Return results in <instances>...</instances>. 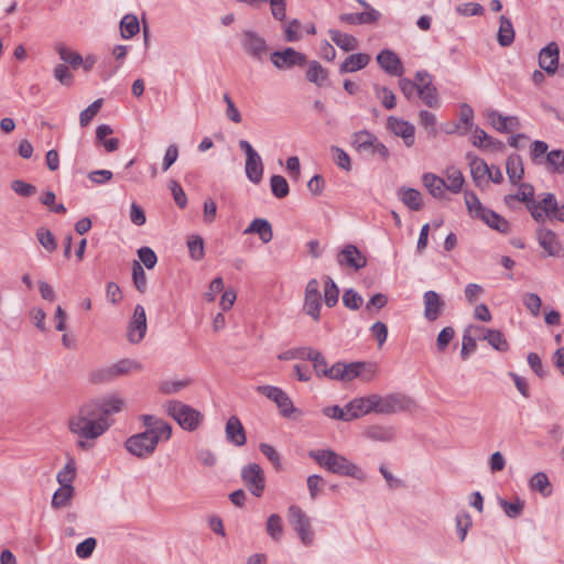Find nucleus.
Returning <instances> with one entry per match:
<instances>
[{"label": "nucleus", "instance_id": "nucleus-1", "mask_svg": "<svg viewBox=\"0 0 564 564\" xmlns=\"http://www.w3.org/2000/svg\"><path fill=\"white\" fill-rule=\"evenodd\" d=\"M68 430L78 436L77 447L89 451L94 444L90 442L100 437L110 426L108 420H104L99 413L98 402L90 401L82 405L78 411L69 416Z\"/></svg>", "mask_w": 564, "mask_h": 564}, {"label": "nucleus", "instance_id": "nucleus-2", "mask_svg": "<svg viewBox=\"0 0 564 564\" xmlns=\"http://www.w3.org/2000/svg\"><path fill=\"white\" fill-rule=\"evenodd\" d=\"M414 406L415 401L403 393L386 395L373 393L350 401V409L355 411L354 416H358V419L372 412L384 415L395 414L410 411Z\"/></svg>", "mask_w": 564, "mask_h": 564}, {"label": "nucleus", "instance_id": "nucleus-3", "mask_svg": "<svg viewBox=\"0 0 564 564\" xmlns=\"http://www.w3.org/2000/svg\"><path fill=\"white\" fill-rule=\"evenodd\" d=\"M308 456L329 473L358 480L365 479L364 471L356 464L333 449H313L308 453Z\"/></svg>", "mask_w": 564, "mask_h": 564}, {"label": "nucleus", "instance_id": "nucleus-4", "mask_svg": "<svg viewBox=\"0 0 564 564\" xmlns=\"http://www.w3.org/2000/svg\"><path fill=\"white\" fill-rule=\"evenodd\" d=\"M166 412L183 430L189 432L197 430L204 419L198 410L176 400L166 403Z\"/></svg>", "mask_w": 564, "mask_h": 564}, {"label": "nucleus", "instance_id": "nucleus-5", "mask_svg": "<svg viewBox=\"0 0 564 564\" xmlns=\"http://www.w3.org/2000/svg\"><path fill=\"white\" fill-rule=\"evenodd\" d=\"M352 148L361 155L380 156L387 161L390 156L389 149L369 130H360L351 135Z\"/></svg>", "mask_w": 564, "mask_h": 564}, {"label": "nucleus", "instance_id": "nucleus-6", "mask_svg": "<svg viewBox=\"0 0 564 564\" xmlns=\"http://www.w3.org/2000/svg\"><path fill=\"white\" fill-rule=\"evenodd\" d=\"M140 370H142V365L139 361L126 358L111 366H107L93 371L89 375V380L96 384L107 383L113 381L118 377Z\"/></svg>", "mask_w": 564, "mask_h": 564}, {"label": "nucleus", "instance_id": "nucleus-7", "mask_svg": "<svg viewBox=\"0 0 564 564\" xmlns=\"http://www.w3.org/2000/svg\"><path fill=\"white\" fill-rule=\"evenodd\" d=\"M288 519L290 524L296 531L301 542L304 545H311L314 540V534L311 520L306 513L300 507L291 506L288 509Z\"/></svg>", "mask_w": 564, "mask_h": 564}, {"label": "nucleus", "instance_id": "nucleus-8", "mask_svg": "<svg viewBox=\"0 0 564 564\" xmlns=\"http://www.w3.org/2000/svg\"><path fill=\"white\" fill-rule=\"evenodd\" d=\"M542 206L535 207L533 212V219L536 223H545L546 219H556L564 223V203L558 205L556 197L553 193H545L541 199Z\"/></svg>", "mask_w": 564, "mask_h": 564}, {"label": "nucleus", "instance_id": "nucleus-9", "mask_svg": "<svg viewBox=\"0 0 564 564\" xmlns=\"http://www.w3.org/2000/svg\"><path fill=\"white\" fill-rule=\"evenodd\" d=\"M156 446V436L144 432L134 434L124 442L127 451L138 458L149 457L154 453Z\"/></svg>", "mask_w": 564, "mask_h": 564}, {"label": "nucleus", "instance_id": "nucleus-10", "mask_svg": "<svg viewBox=\"0 0 564 564\" xmlns=\"http://www.w3.org/2000/svg\"><path fill=\"white\" fill-rule=\"evenodd\" d=\"M241 479L247 489L254 496L261 497L265 488L264 473L259 464L251 463L242 467Z\"/></svg>", "mask_w": 564, "mask_h": 564}, {"label": "nucleus", "instance_id": "nucleus-11", "mask_svg": "<svg viewBox=\"0 0 564 564\" xmlns=\"http://www.w3.org/2000/svg\"><path fill=\"white\" fill-rule=\"evenodd\" d=\"M270 61L276 67L281 70L291 69L294 66H304L307 62L306 56L295 51L292 47H285L280 51H274L270 54Z\"/></svg>", "mask_w": 564, "mask_h": 564}, {"label": "nucleus", "instance_id": "nucleus-12", "mask_svg": "<svg viewBox=\"0 0 564 564\" xmlns=\"http://www.w3.org/2000/svg\"><path fill=\"white\" fill-rule=\"evenodd\" d=\"M321 292L319 283L316 279H311L304 291L303 311L306 315L311 316L315 322L321 317Z\"/></svg>", "mask_w": 564, "mask_h": 564}, {"label": "nucleus", "instance_id": "nucleus-13", "mask_svg": "<svg viewBox=\"0 0 564 564\" xmlns=\"http://www.w3.org/2000/svg\"><path fill=\"white\" fill-rule=\"evenodd\" d=\"M256 391L273 401L283 416L289 417L295 411L290 397L279 387L258 386Z\"/></svg>", "mask_w": 564, "mask_h": 564}, {"label": "nucleus", "instance_id": "nucleus-14", "mask_svg": "<svg viewBox=\"0 0 564 564\" xmlns=\"http://www.w3.org/2000/svg\"><path fill=\"white\" fill-rule=\"evenodd\" d=\"M241 45L247 54L258 61L268 52L267 41L254 31L247 30L242 33Z\"/></svg>", "mask_w": 564, "mask_h": 564}, {"label": "nucleus", "instance_id": "nucleus-15", "mask_svg": "<svg viewBox=\"0 0 564 564\" xmlns=\"http://www.w3.org/2000/svg\"><path fill=\"white\" fill-rule=\"evenodd\" d=\"M145 332H147L145 310L142 305L138 304L134 307L132 318L128 325L127 338L131 344H138L144 338Z\"/></svg>", "mask_w": 564, "mask_h": 564}, {"label": "nucleus", "instance_id": "nucleus-16", "mask_svg": "<svg viewBox=\"0 0 564 564\" xmlns=\"http://www.w3.org/2000/svg\"><path fill=\"white\" fill-rule=\"evenodd\" d=\"M376 373V367L365 361L343 362L344 382L361 378L364 381H371Z\"/></svg>", "mask_w": 564, "mask_h": 564}, {"label": "nucleus", "instance_id": "nucleus-17", "mask_svg": "<svg viewBox=\"0 0 564 564\" xmlns=\"http://www.w3.org/2000/svg\"><path fill=\"white\" fill-rule=\"evenodd\" d=\"M387 129L394 135L402 138L404 144L410 148L415 142V127L401 118L390 116L387 119Z\"/></svg>", "mask_w": 564, "mask_h": 564}, {"label": "nucleus", "instance_id": "nucleus-18", "mask_svg": "<svg viewBox=\"0 0 564 564\" xmlns=\"http://www.w3.org/2000/svg\"><path fill=\"white\" fill-rule=\"evenodd\" d=\"M506 205L511 206L512 202L524 203L531 216L535 213V207L542 206L541 200L534 199V187L530 183H520L516 194L506 195L503 198Z\"/></svg>", "mask_w": 564, "mask_h": 564}, {"label": "nucleus", "instance_id": "nucleus-19", "mask_svg": "<svg viewBox=\"0 0 564 564\" xmlns=\"http://www.w3.org/2000/svg\"><path fill=\"white\" fill-rule=\"evenodd\" d=\"M536 239L540 245V247L545 251L546 256L549 257H555L560 256V251L562 249L561 241L558 240L557 235L544 227H538L536 229Z\"/></svg>", "mask_w": 564, "mask_h": 564}, {"label": "nucleus", "instance_id": "nucleus-20", "mask_svg": "<svg viewBox=\"0 0 564 564\" xmlns=\"http://www.w3.org/2000/svg\"><path fill=\"white\" fill-rule=\"evenodd\" d=\"M560 50L555 42H550L539 53V66L549 75H554L558 67Z\"/></svg>", "mask_w": 564, "mask_h": 564}, {"label": "nucleus", "instance_id": "nucleus-21", "mask_svg": "<svg viewBox=\"0 0 564 564\" xmlns=\"http://www.w3.org/2000/svg\"><path fill=\"white\" fill-rule=\"evenodd\" d=\"M337 261L340 265H347L360 270L367 265V258L354 245H347L338 253Z\"/></svg>", "mask_w": 564, "mask_h": 564}, {"label": "nucleus", "instance_id": "nucleus-22", "mask_svg": "<svg viewBox=\"0 0 564 564\" xmlns=\"http://www.w3.org/2000/svg\"><path fill=\"white\" fill-rule=\"evenodd\" d=\"M474 330L478 333L479 340H486L496 350L505 352L509 349V343L503 334L498 329L485 328L482 326H475Z\"/></svg>", "mask_w": 564, "mask_h": 564}, {"label": "nucleus", "instance_id": "nucleus-23", "mask_svg": "<svg viewBox=\"0 0 564 564\" xmlns=\"http://www.w3.org/2000/svg\"><path fill=\"white\" fill-rule=\"evenodd\" d=\"M424 303V317L429 322L436 321L443 313L445 302L441 299L440 294L435 291H426L423 295Z\"/></svg>", "mask_w": 564, "mask_h": 564}, {"label": "nucleus", "instance_id": "nucleus-24", "mask_svg": "<svg viewBox=\"0 0 564 564\" xmlns=\"http://www.w3.org/2000/svg\"><path fill=\"white\" fill-rule=\"evenodd\" d=\"M379 66L388 74L393 76H401L403 74V66L399 56L391 50H382L376 57Z\"/></svg>", "mask_w": 564, "mask_h": 564}, {"label": "nucleus", "instance_id": "nucleus-25", "mask_svg": "<svg viewBox=\"0 0 564 564\" xmlns=\"http://www.w3.org/2000/svg\"><path fill=\"white\" fill-rule=\"evenodd\" d=\"M226 440L235 446H242L247 442L245 427L238 416L232 415L227 420Z\"/></svg>", "mask_w": 564, "mask_h": 564}, {"label": "nucleus", "instance_id": "nucleus-26", "mask_svg": "<svg viewBox=\"0 0 564 564\" xmlns=\"http://www.w3.org/2000/svg\"><path fill=\"white\" fill-rule=\"evenodd\" d=\"M366 438L373 442H392L395 438V430L390 425L373 424L364 431Z\"/></svg>", "mask_w": 564, "mask_h": 564}, {"label": "nucleus", "instance_id": "nucleus-27", "mask_svg": "<svg viewBox=\"0 0 564 564\" xmlns=\"http://www.w3.org/2000/svg\"><path fill=\"white\" fill-rule=\"evenodd\" d=\"M245 235L258 234L263 243H268L273 238L271 224L264 218H254L250 225L243 230Z\"/></svg>", "mask_w": 564, "mask_h": 564}, {"label": "nucleus", "instance_id": "nucleus-28", "mask_svg": "<svg viewBox=\"0 0 564 564\" xmlns=\"http://www.w3.org/2000/svg\"><path fill=\"white\" fill-rule=\"evenodd\" d=\"M370 59V55L366 53L351 54L340 64L339 73L346 74L360 70L369 64Z\"/></svg>", "mask_w": 564, "mask_h": 564}, {"label": "nucleus", "instance_id": "nucleus-29", "mask_svg": "<svg viewBox=\"0 0 564 564\" xmlns=\"http://www.w3.org/2000/svg\"><path fill=\"white\" fill-rule=\"evenodd\" d=\"M469 162L470 174L476 186L480 187L482 182H486L485 177L489 173V166L487 163L471 153L467 154Z\"/></svg>", "mask_w": 564, "mask_h": 564}, {"label": "nucleus", "instance_id": "nucleus-30", "mask_svg": "<svg viewBox=\"0 0 564 564\" xmlns=\"http://www.w3.org/2000/svg\"><path fill=\"white\" fill-rule=\"evenodd\" d=\"M380 18L379 11L375 9H370L366 12L360 13H343L339 19L341 22L360 25V24H370L378 21Z\"/></svg>", "mask_w": 564, "mask_h": 564}, {"label": "nucleus", "instance_id": "nucleus-31", "mask_svg": "<svg viewBox=\"0 0 564 564\" xmlns=\"http://www.w3.org/2000/svg\"><path fill=\"white\" fill-rule=\"evenodd\" d=\"M473 145L480 149H492L498 151H502L505 149V144L502 141L494 139L478 127H476L475 129V134L473 137Z\"/></svg>", "mask_w": 564, "mask_h": 564}, {"label": "nucleus", "instance_id": "nucleus-32", "mask_svg": "<svg viewBox=\"0 0 564 564\" xmlns=\"http://www.w3.org/2000/svg\"><path fill=\"white\" fill-rule=\"evenodd\" d=\"M479 219L482 220L488 227H490L494 230H497L498 232L507 234L510 231L509 221L505 217H502L501 215L497 214L491 209L485 212Z\"/></svg>", "mask_w": 564, "mask_h": 564}, {"label": "nucleus", "instance_id": "nucleus-33", "mask_svg": "<svg viewBox=\"0 0 564 564\" xmlns=\"http://www.w3.org/2000/svg\"><path fill=\"white\" fill-rule=\"evenodd\" d=\"M506 171L510 183L518 184L523 177V163L519 154H511L506 162Z\"/></svg>", "mask_w": 564, "mask_h": 564}, {"label": "nucleus", "instance_id": "nucleus-34", "mask_svg": "<svg viewBox=\"0 0 564 564\" xmlns=\"http://www.w3.org/2000/svg\"><path fill=\"white\" fill-rule=\"evenodd\" d=\"M497 40L500 46H510L514 41V30L511 21L506 15L499 18Z\"/></svg>", "mask_w": 564, "mask_h": 564}, {"label": "nucleus", "instance_id": "nucleus-35", "mask_svg": "<svg viewBox=\"0 0 564 564\" xmlns=\"http://www.w3.org/2000/svg\"><path fill=\"white\" fill-rule=\"evenodd\" d=\"M246 175L253 184H259L263 175V163L260 155L246 159Z\"/></svg>", "mask_w": 564, "mask_h": 564}, {"label": "nucleus", "instance_id": "nucleus-36", "mask_svg": "<svg viewBox=\"0 0 564 564\" xmlns=\"http://www.w3.org/2000/svg\"><path fill=\"white\" fill-rule=\"evenodd\" d=\"M423 184L433 197L442 198L445 195V181L435 174L425 173L423 175Z\"/></svg>", "mask_w": 564, "mask_h": 564}, {"label": "nucleus", "instance_id": "nucleus-37", "mask_svg": "<svg viewBox=\"0 0 564 564\" xmlns=\"http://www.w3.org/2000/svg\"><path fill=\"white\" fill-rule=\"evenodd\" d=\"M328 78V70L324 68L317 61H312L308 63V68L306 70V79L318 87L324 86L325 82Z\"/></svg>", "mask_w": 564, "mask_h": 564}, {"label": "nucleus", "instance_id": "nucleus-38", "mask_svg": "<svg viewBox=\"0 0 564 564\" xmlns=\"http://www.w3.org/2000/svg\"><path fill=\"white\" fill-rule=\"evenodd\" d=\"M545 169L552 174H564V150H552L545 156Z\"/></svg>", "mask_w": 564, "mask_h": 564}, {"label": "nucleus", "instance_id": "nucleus-39", "mask_svg": "<svg viewBox=\"0 0 564 564\" xmlns=\"http://www.w3.org/2000/svg\"><path fill=\"white\" fill-rule=\"evenodd\" d=\"M332 41L341 50L346 52L354 51L358 47V41L355 36L341 33L338 30H329Z\"/></svg>", "mask_w": 564, "mask_h": 564}, {"label": "nucleus", "instance_id": "nucleus-40", "mask_svg": "<svg viewBox=\"0 0 564 564\" xmlns=\"http://www.w3.org/2000/svg\"><path fill=\"white\" fill-rule=\"evenodd\" d=\"M419 97L430 108H437L440 106V98L436 87L432 85V80L419 87Z\"/></svg>", "mask_w": 564, "mask_h": 564}, {"label": "nucleus", "instance_id": "nucleus-41", "mask_svg": "<svg viewBox=\"0 0 564 564\" xmlns=\"http://www.w3.org/2000/svg\"><path fill=\"white\" fill-rule=\"evenodd\" d=\"M354 410L350 409V401L345 405V408H340L338 405L327 406L323 410V413L335 420H340L344 422H349L358 419V416H354Z\"/></svg>", "mask_w": 564, "mask_h": 564}, {"label": "nucleus", "instance_id": "nucleus-42", "mask_svg": "<svg viewBox=\"0 0 564 564\" xmlns=\"http://www.w3.org/2000/svg\"><path fill=\"white\" fill-rule=\"evenodd\" d=\"M98 402L99 413L104 420H108V416L112 413H118L123 409L124 402L122 399L117 397H110Z\"/></svg>", "mask_w": 564, "mask_h": 564}, {"label": "nucleus", "instance_id": "nucleus-43", "mask_svg": "<svg viewBox=\"0 0 564 564\" xmlns=\"http://www.w3.org/2000/svg\"><path fill=\"white\" fill-rule=\"evenodd\" d=\"M140 32V23L134 14H126L120 21V34L122 39H131Z\"/></svg>", "mask_w": 564, "mask_h": 564}, {"label": "nucleus", "instance_id": "nucleus-44", "mask_svg": "<svg viewBox=\"0 0 564 564\" xmlns=\"http://www.w3.org/2000/svg\"><path fill=\"white\" fill-rule=\"evenodd\" d=\"M59 58L65 63L69 64L74 69L78 68L83 64V57L79 53L72 51L65 44L58 43L55 46Z\"/></svg>", "mask_w": 564, "mask_h": 564}, {"label": "nucleus", "instance_id": "nucleus-45", "mask_svg": "<svg viewBox=\"0 0 564 564\" xmlns=\"http://www.w3.org/2000/svg\"><path fill=\"white\" fill-rule=\"evenodd\" d=\"M401 200L411 210H420L423 206L421 193L414 188H401L399 192Z\"/></svg>", "mask_w": 564, "mask_h": 564}, {"label": "nucleus", "instance_id": "nucleus-46", "mask_svg": "<svg viewBox=\"0 0 564 564\" xmlns=\"http://www.w3.org/2000/svg\"><path fill=\"white\" fill-rule=\"evenodd\" d=\"M446 178L447 182H445L446 189H448L452 193H459L463 188L465 178L463 173L454 167L451 166L446 170Z\"/></svg>", "mask_w": 564, "mask_h": 564}, {"label": "nucleus", "instance_id": "nucleus-47", "mask_svg": "<svg viewBox=\"0 0 564 564\" xmlns=\"http://www.w3.org/2000/svg\"><path fill=\"white\" fill-rule=\"evenodd\" d=\"M530 488L539 491L543 497H549L552 494L551 482L545 473H536L530 479Z\"/></svg>", "mask_w": 564, "mask_h": 564}, {"label": "nucleus", "instance_id": "nucleus-48", "mask_svg": "<svg viewBox=\"0 0 564 564\" xmlns=\"http://www.w3.org/2000/svg\"><path fill=\"white\" fill-rule=\"evenodd\" d=\"M339 297V289L335 281L326 275L324 278V302L327 307H334Z\"/></svg>", "mask_w": 564, "mask_h": 564}, {"label": "nucleus", "instance_id": "nucleus-49", "mask_svg": "<svg viewBox=\"0 0 564 564\" xmlns=\"http://www.w3.org/2000/svg\"><path fill=\"white\" fill-rule=\"evenodd\" d=\"M465 204L469 215L474 218H480L489 209L481 204L474 192H465Z\"/></svg>", "mask_w": 564, "mask_h": 564}, {"label": "nucleus", "instance_id": "nucleus-50", "mask_svg": "<svg viewBox=\"0 0 564 564\" xmlns=\"http://www.w3.org/2000/svg\"><path fill=\"white\" fill-rule=\"evenodd\" d=\"M73 495V486H59V488L53 495L52 507L58 509L68 506Z\"/></svg>", "mask_w": 564, "mask_h": 564}, {"label": "nucleus", "instance_id": "nucleus-51", "mask_svg": "<svg viewBox=\"0 0 564 564\" xmlns=\"http://www.w3.org/2000/svg\"><path fill=\"white\" fill-rule=\"evenodd\" d=\"M187 248L193 260L199 261L205 256V243L199 235H191L187 237Z\"/></svg>", "mask_w": 564, "mask_h": 564}, {"label": "nucleus", "instance_id": "nucleus-52", "mask_svg": "<svg viewBox=\"0 0 564 564\" xmlns=\"http://www.w3.org/2000/svg\"><path fill=\"white\" fill-rule=\"evenodd\" d=\"M75 476L76 464L74 458H69L64 468L58 471L56 478L59 486H73L72 482L74 481Z\"/></svg>", "mask_w": 564, "mask_h": 564}, {"label": "nucleus", "instance_id": "nucleus-53", "mask_svg": "<svg viewBox=\"0 0 564 564\" xmlns=\"http://www.w3.org/2000/svg\"><path fill=\"white\" fill-rule=\"evenodd\" d=\"M524 505V501L521 500L520 498H517L513 502H509L505 499L499 500V506L505 511V513L511 519H517L522 514Z\"/></svg>", "mask_w": 564, "mask_h": 564}, {"label": "nucleus", "instance_id": "nucleus-54", "mask_svg": "<svg viewBox=\"0 0 564 564\" xmlns=\"http://www.w3.org/2000/svg\"><path fill=\"white\" fill-rule=\"evenodd\" d=\"M36 238L41 246L48 252H54L58 247L55 236L44 227L36 230Z\"/></svg>", "mask_w": 564, "mask_h": 564}, {"label": "nucleus", "instance_id": "nucleus-55", "mask_svg": "<svg viewBox=\"0 0 564 564\" xmlns=\"http://www.w3.org/2000/svg\"><path fill=\"white\" fill-rule=\"evenodd\" d=\"M306 360L313 362V368L318 377H326L329 367L327 366V361L325 357L322 355V352L313 349L312 352H308V355H306Z\"/></svg>", "mask_w": 564, "mask_h": 564}, {"label": "nucleus", "instance_id": "nucleus-56", "mask_svg": "<svg viewBox=\"0 0 564 564\" xmlns=\"http://www.w3.org/2000/svg\"><path fill=\"white\" fill-rule=\"evenodd\" d=\"M270 187L272 194L276 198H284L289 195L290 187L285 177L281 175H272L270 178Z\"/></svg>", "mask_w": 564, "mask_h": 564}, {"label": "nucleus", "instance_id": "nucleus-57", "mask_svg": "<svg viewBox=\"0 0 564 564\" xmlns=\"http://www.w3.org/2000/svg\"><path fill=\"white\" fill-rule=\"evenodd\" d=\"M267 533L275 541L282 536L283 527L282 519L279 514H271L267 520Z\"/></svg>", "mask_w": 564, "mask_h": 564}, {"label": "nucleus", "instance_id": "nucleus-58", "mask_svg": "<svg viewBox=\"0 0 564 564\" xmlns=\"http://www.w3.org/2000/svg\"><path fill=\"white\" fill-rule=\"evenodd\" d=\"M132 280L137 290L141 293H144L147 290V274L142 268V265L138 261H133L132 265Z\"/></svg>", "mask_w": 564, "mask_h": 564}, {"label": "nucleus", "instance_id": "nucleus-59", "mask_svg": "<svg viewBox=\"0 0 564 564\" xmlns=\"http://www.w3.org/2000/svg\"><path fill=\"white\" fill-rule=\"evenodd\" d=\"M102 106V99H97L91 102L86 109L79 115V123L82 127H86L90 123L94 117L100 111Z\"/></svg>", "mask_w": 564, "mask_h": 564}, {"label": "nucleus", "instance_id": "nucleus-60", "mask_svg": "<svg viewBox=\"0 0 564 564\" xmlns=\"http://www.w3.org/2000/svg\"><path fill=\"white\" fill-rule=\"evenodd\" d=\"M522 303L533 316L540 314L542 301L536 293H525L522 297Z\"/></svg>", "mask_w": 564, "mask_h": 564}, {"label": "nucleus", "instance_id": "nucleus-61", "mask_svg": "<svg viewBox=\"0 0 564 564\" xmlns=\"http://www.w3.org/2000/svg\"><path fill=\"white\" fill-rule=\"evenodd\" d=\"M260 452L270 460L276 470L282 467L281 457L278 451L270 444L261 443L259 445Z\"/></svg>", "mask_w": 564, "mask_h": 564}, {"label": "nucleus", "instance_id": "nucleus-62", "mask_svg": "<svg viewBox=\"0 0 564 564\" xmlns=\"http://www.w3.org/2000/svg\"><path fill=\"white\" fill-rule=\"evenodd\" d=\"M474 329L473 326L467 328L463 335L462 350L460 356L464 360H466L470 352L475 351L477 344L476 339L470 335V332Z\"/></svg>", "mask_w": 564, "mask_h": 564}, {"label": "nucleus", "instance_id": "nucleus-63", "mask_svg": "<svg viewBox=\"0 0 564 564\" xmlns=\"http://www.w3.org/2000/svg\"><path fill=\"white\" fill-rule=\"evenodd\" d=\"M169 187L172 192L175 204L180 208L184 209L187 205V196L183 191L181 184L175 180H171L169 183Z\"/></svg>", "mask_w": 564, "mask_h": 564}, {"label": "nucleus", "instance_id": "nucleus-64", "mask_svg": "<svg viewBox=\"0 0 564 564\" xmlns=\"http://www.w3.org/2000/svg\"><path fill=\"white\" fill-rule=\"evenodd\" d=\"M343 303L349 310H358L362 304V297L354 290L347 289L343 294Z\"/></svg>", "mask_w": 564, "mask_h": 564}]
</instances>
